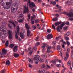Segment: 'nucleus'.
I'll return each instance as SVG.
<instances>
[{
    "label": "nucleus",
    "mask_w": 73,
    "mask_h": 73,
    "mask_svg": "<svg viewBox=\"0 0 73 73\" xmlns=\"http://www.w3.org/2000/svg\"><path fill=\"white\" fill-rule=\"evenodd\" d=\"M15 38L17 40H18V39H19V36H18V35L16 32H15Z\"/></svg>",
    "instance_id": "nucleus-28"
},
{
    "label": "nucleus",
    "mask_w": 73,
    "mask_h": 73,
    "mask_svg": "<svg viewBox=\"0 0 73 73\" xmlns=\"http://www.w3.org/2000/svg\"><path fill=\"white\" fill-rule=\"evenodd\" d=\"M39 55H35L34 57V60H36L38 62H39L41 60V58H39Z\"/></svg>",
    "instance_id": "nucleus-9"
},
{
    "label": "nucleus",
    "mask_w": 73,
    "mask_h": 73,
    "mask_svg": "<svg viewBox=\"0 0 73 73\" xmlns=\"http://www.w3.org/2000/svg\"><path fill=\"white\" fill-rule=\"evenodd\" d=\"M28 3L29 7L31 9H32L33 7H35V6H36L34 3L32 2L31 3V0H29Z\"/></svg>",
    "instance_id": "nucleus-4"
},
{
    "label": "nucleus",
    "mask_w": 73,
    "mask_h": 73,
    "mask_svg": "<svg viewBox=\"0 0 73 73\" xmlns=\"http://www.w3.org/2000/svg\"><path fill=\"white\" fill-rule=\"evenodd\" d=\"M38 37H37L36 39V41H38Z\"/></svg>",
    "instance_id": "nucleus-64"
},
{
    "label": "nucleus",
    "mask_w": 73,
    "mask_h": 73,
    "mask_svg": "<svg viewBox=\"0 0 73 73\" xmlns=\"http://www.w3.org/2000/svg\"><path fill=\"white\" fill-rule=\"evenodd\" d=\"M51 62H52L54 65L56 64V61L55 60H53L52 61H51Z\"/></svg>",
    "instance_id": "nucleus-29"
},
{
    "label": "nucleus",
    "mask_w": 73,
    "mask_h": 73,
    "mask_svg": "<svg viewBox=\"0 0 73 73\" xmlns=\"http://www.w3.org/2000/svg\"><path fill=\"white\" fill-rule=\"evenodd\" d=\"M61 66V65L60 64H56V66L58 68H60Z\"/></svg>",
    "instance_id": "nucleus-36"
},
{
    "label": "nucleus",
    "mask_w": 73,
    "mask_h": 73,
    "mask_svg": "<svg viewBox=\"0 0 73 73\" xmlns=\"http://www.w3.org/2000/svg\"><path fill=\"white\" fill-rule=\"evenodd\" d=\"M7 50L3 49L2 50V54L1 53H0V56L2 58L3 57H5V54L7 53Z\"/></svg>",
    "instance_id": "nucleus-5"
},
{
    "label": "nucleus",
    "mask_w": 73,
    "mask_h": 73,
    "mask_svg": "<svg viewBox=\"0 0 73 73\" xmlns=\"http://www.w3.org/2000/svg\"><path fill=\"white\" fill-rule=\"evenodd\" d=\"M9 23H10L11 24H12L14 26V28H15L16 27V24L15 23L11 21H9Z\"/></svg>",
    "instance_id": "nucleus-18"
},
{
    "label": "nucleus",
    "mask_w": 73,
    "mask_h": 73,
    "mask_svg": "<svg viewBox=\"0 0 73 73\" xmlns=\"http://www.w3.org/2000/svg\"><path fill=\"white\" fill-rule=\"evenodd\" d=\"M29 61L30 62H31V63H33V61L31 60V59H29Z\"/></svg>",
    "instance_id": "nucleus-52"
},
{
    "label": "nucleus",
    "mask_w": 73,
    "mask_h": 73,
    "mask_svg": "<svg viewBox=\"0 0 73 73\" xmlns=\"http://www.w3.org/2000/svg\"><path fill=\"white\" fill-rule=\"evenodd\" d=\"M31 47H29L28 48V50L29 51H31L32 50V49H31Z\"/></svg>",
    "instance_id": "nucleus-50"
},
{
    "label": "nucleus",
    "mask_w": 73,
    "mask_h": 73,
    "mask_svg": "<svg viewBox=\"0 0 73 73\" xmlns=\"http://www.w3.org/2000/svg\"><path fill=\"white\" fill-rule=\"evenodd\" d=\"M56 44V41H54L52 42V44L53 46H54Z\"/></svg>",
    "instance_id": "nucleus-37"
},
{
    "label": "nucleus",
    "mask_w": 73,
    "mask_h": 73,
    "mask_svg": "<svg viewBox=\"0 0 73 73\" xmlns=\"http://www.w3.org/2000/svg\"><path fill=\"white\" fill-rule=\"evenodd\" d=\"M35 23H37L39 22V20L38 19H37L36 20H35Z\"/></svg>",
    "instance_id": "nucleus-45"
},
{
    "label": "nucleus",
    "mask_w": 73,
    "mask_h": 73,
    "mask_svg": "<svg viewBox=\"0 0 73 73\" xmlns=\"http://www.w3.org/2000/svg\"><path fill=\"white\" fill-rule=\"evenodd\" d=\"M8 26L9 29H12L13 28V25H12L11 23L8 24Z\"/></svg>",
    "instance_id": "nucleus-14"
},
{
    "label": "nucleus",
    "mask_w": 73,
    "mask_h": 73,
    "mask_svg": "<svg viewBox=\"0 0 73 73\" xmlns=\"http://www.w3.org/2000/svg\"><path fill=\"white\" fill-rule=\"evenodd\" d=\"M32 11L33 12H35V9L33 8L32 9Z\"/></svg>",
    "instance_id": "nucleus-59"
},
{
    "label": "nucleus",
    "mask_w": 73,
    "mask_h": 73,
    "mask_svg": "<svg viewBox=\"0 0 73 73\" xmlns=\"http://www.w3.org/2000/svg\"><path fill=\"white\" fill-rule=\"evenodd\" d=\"M5 70H2L1 71V73H5Z\"/></svg>",
    "instance_id": "nucleus-43"
},
{
    "label": "nucleus",
    "mask_w": 73,
    "mask_h": 73,
    "mask_svg": "<svg viewBox=\"0 0 73 73\" xmlns=\"http://www.w3.org/2000/svg\"><path fill=\"white\" fill-rule=\"evenodd\" d=\"M64 37L65 39L66 40V41H68V40H69V38L68 37V36H66V34L64 35Z\"/></svg>",
    "instance_id": "nucleus-16"
},
{
    "label": "nucleus",
    "mask_w": 73,
    "mask_h": 73,
    "mask_svg": "<svg viewBox=\"0 0 73 73\" xmlns=\"http://www.w3.org/2000/svg\"><path fill=\"white\" fill-rule=\"evenodd\" d=\"M61 37L60 36H59L58 37H56V40H57V41H58V39L60 38Z\"/></svg>",
    "instance_id": "nucleus-46"
},
{
    "label": "nucleus",
    "mask_w": 73,
    "mask_h": 73,
    "mask_svg": "<svg viewBox=\"0 0 73 73\" xmlns=\"http://www.w3.org/2000/svg\"><path fill=\"white\" fill-rule=\"evenodd\" d=\"M66 43L68 46H69V45H70V42H69V41H66Z\"/></svg>",
    "instance_id": "nucleus-35"
},
{
    "label": "nucleus",
    "mask_w": 73,
    "mask_h": 73,
    "mask_svg": "<svg viewBox=\"0 0 73 73\" xmlns=\"http://www.w3.org/2000/svg\"><path fill=\"white\" fill-rule=\"evenodd\" d=\"M66 25H69V22H66Z\"/></svg>",
    "instance_id": "nucleus-53"
},
{
    "label": "nucleus",
    "mask_w": 73,
    "mask_h": 73,
    "mask_svg": "<svg viewBox=\"0 0 73 73\" xmlns=\"http://www.w3.org/2000/svg\"><path fill=\"white\" fill-rule=\"evenodd\" d=\"M57 61H58L60 63H61V60H59L58 59L57 60Z\"/></svg>",
    "instance_id": "nucleus-60"
},
{
    "label": "nucleus",
    "mask_w": 73,
    "mask_h": 73,
    "mask_svg": "<svg viewBox=\"0 0 73 73\" xmlns=\"http://www.w3.org/2000/svg\"><path fill=\"white\" fill-rule=\"evenodd\" d=\"M33 52V51H30V52H29V54H30V55H31V54H32Z\"/></svg>",
    "instance_id": "nucleus-56"
},
{
    "label": "nucleus",
    "mask_w": 73,
    "mask_h": 73,
    "mask_svg": "<svg viewBox=\"0 0 73 73\" xmlns=\"http://www.w3.org/2000/svg\"><path fill=\"white\" fill-rule=\"evenodd\" d=\"M23 14L22 13L20 14L19 15V18L20 19V18H23Z\"/></svg>",
    "instance_id": "nucleus-30"
},
{
    "label": "nucleus",
    "mask_w": 73,
    "mask_h": 73,
    "mask_svg": "<svg viewBox=\"0 0 73 73\" xmlns=\"http://www.w3.org/2000/svg\"><path fill=\"white\" fill-rule=\"evenodd\" d=\"M14 56L15 57H18L19 56V54H17L14 53Z\"/></svg>",
    "instance_id": "nucleus-24"
},
{
    "label": "nucleus",
    "mask_w": 73,
    "mask_h": 73,
    "mask_svg": "<svg viewBox=\"0 0 73 73\" xmlns=\"http://www.w3.org/2000/svg\"><path fill=\"white\" fill-rule=\"evenodd\" d=\"M20 37H21V38L23 39L24 38V34L22 33H21L20 34Z\"/></svg>",
    "instance_id": "nucleus-20"
},
{
    "label": "nucleus",
    "mask_w": 73,
    "mask_h": 73,
    "mask_svg": "<svg viewBox=\"0 0 73 73\" xmlns=\"http://www.w3.org/2000/svg\"><path fill=\"white\" fill-rule=\"evenodd\" d=\"M57 49L58 50H59V52H61L62 50H61V48L60 47V46L58 45L57 46Z\"/></svg>",
    "instance_id": "nucleus-17"
},
{
    "label": "nucleus",
    "mask_w": 73,
    "mask_h": 73,
    "mask_svg": "<svg viewBox=\"0 0 73 73\" xmlns=\"http://www.w3.org/2000/svg\"><path fill=\"white\" fill-rule=\"evenodd\" d=\"M21 20H18L19 23H23L24 21V17L22 18H21Z\"/></svg>",
    "instance_id": "nucleus-22"
},
{
    "label": "nucleus",
    "mask_w": 73,
    "mask_h": 73,
    "mask_svg": "<svg viewBox=\"0 0 73 73\" xmlns=\"http://www.w3.org/2000/svg\"><path fill=\"white\" fill-rule=\"evenodd\" d=\"M62 27H63L61 26V25L60 26H58V27H57L56 28V30L57 32H61V30H60V29H62Z\"/></svg>",
    "instance_id": "nucleus-11"
},
{
    "label": "nucleus",
    "mask_w": 73,
    "mask_h": 73,
    "mask_svg": "<svg viewBox=\"0 0 73 73\" xmlns=\"http://www.w3.org/2000/svg\"><path fill=\"white\" fill-rule=\"evenodd\" d=\"M19 2L17 1V0H15V3L12 5L11 12H12L13 13H15L17 10L18 8L17 5L19 4Z\"/></svg>",
    "instance_id": "nucleus-1"
},
{
    "label": "nucleus",
    "mask_w": 73,
    "mask_h": 73,
    "mask_svg": "<svg viewBox=\"0 0 73 73\" xmlns=\"http://www.w3.org/2000/svg\"><path fill=\"white\" fill-rule=\"evenodd\" d=\"M27 36H30V34L31 33V31H29V30H28L27 31Z\"/></svg>",
    "instance_id": "nucleus-19"
},
{
    "label": "nucleus",
    "mask_w": 73,
    "mask_h": 73,
    "mask_svg": "<svg viewBox=\"0 0 73 73\" xmlns=\"http://www.w3.org/2000/svg\"><path fill=\"white\" fill-rule=\"evenodd\" d=\"M28 17L29 18V19H31V16L30 15V14H29L28 15Z\"/></svg>",
    "instance_id": "nucleus-48"
},
{
    "label": "nucleus",
    "mask_w": 73,
    "mask_h": 73,
    "mask_svg": "<svg viewBox=\"0 0 73 73\" xmlns=\"http://www.w3.org/2000/svg\"><path fill=\"white\" fill-rule=\"evenodd\" d=\"M6 64L7 65H11V62L9 60H7L6 62Z\"/></svg>",
    "instance_id": "nucleus-21"
},
{
    "label": "nucleus",
    "mask_w": 73,
    "mask_h": 73,
    "mask_svg": "<svg viewBox=\"0 0 73 73\" xmlns=\"http://www.w3.org/2000/svg\"><path fill=\"white\" fill-rule=\"evenodd\" d=\"M53 37V35L51 34H48L47 36V38L48 40H49L50 38H52Z\"/></svg>",
    "instance_id": "nucleus-12"
},
{
    "label": "nucleus",
    "mask_w": 73,
    "mask_h": 73,
    "mask_svg": "<svg viewBox=\"0 0 73 73\" xmlns=\"http://www.w3.org/2000/svg\"><path fill=\"white\" fill-rule=\"evenodd\" d=\"M29 10H28V7L25 6L24 7V9L23 11V13H29Z\"/></svg>",
    "instance_id": "nucleus-10"
},
{
    "label": "nucleus",
    "mask_w": 73,
    "mask_h": 73,
    "mask_svg": "<svg viewBox=\"0 0 73 73\" xmlns=\"http://www.w3.org/2000/svg\"><path fill=\"white\" fill-rule=\"evenodd\" d=\"M39 44H40V42H37L35 44V46H37V45H39Z\"/></svg>",
    "instance_id": "nucleus-44"
},
{
    "label": "nucleus",
    "mask_w": 73,
    "mask_h": 73,
    "mask_svg": "<svg viewBox=\"0 0 73 73\" xmlns=\"http://www.w3.org/2000/svg\"><path fill=\"white\" fill-rule=\"evenodd\" d=\"M68 20H70V21H73V18H69Z\"/></svg>",
    "instance_id": "nucleus-49"
},
{
    "label": "nucleus",
    "mask_w": 73,
    "mask_h": 73,
    "mask_svg": "<svg viewBox=\"0 0 73 73\" xmlns=\"http://www.w3.org/2000/svg\"><path fill=\"white\" fill-rule=\"evenodd\" d=\"M70 35V33L69 32H68L66 35V36H69Z\"/></svg>",
    "instance_id": "nucleus-38"
},
{
    "label": "nucleus",
    "mask_w": 73,
    "mask_h": 73,
    "mask_svg": "<svg viewBox=\"0 0 73 73\" xmlns=\"http://www.w3.org/2000/svg\"><path fill=\"white\" fill-rule=\"evenodd\" d=\"M17 32H19V27H17Z\"/></svg>",
    "instance_id": "nucleus-61"
},
{
    "label": "nucleus",
    "mask_w": 73,
    "mask_h": 73,
    "mask_svg": "<svg viewBox=\"0 0 73 73\" xmlns=\"http://www.w3.org/2000/svg\"><path fill=\"white\" fill-rule=\"evenodd\" d=\"M7 29H5L3 27H1L0 28V34H2V35L1 36L3 38L5 37V36L6 35H7V33H6L7 32Z\"/></svg>",
    "instance_id": "nucleus-3"
},
{
    "label": "nucleus",
    "mask_w": 73,
    "mask_h": 73,
    "mask_svg": "<svg viewBox=\"0 0 73 73\" xmlns=\"http://www.w3.org/2000/svg\"><path fill=\"white\" fill-rule=\"evenodd\" d=\"M25 26L26 29L27 30H29V26H28V25L27 23H26L25 25Z\"/></svg>",
    "instance_id": "nucleus-25"
},
{
    "label": "nucleus",
    "mask_w": 73,
    "mask_h": 73,
    "mask_svg": "<svg viewBox=\"0 0 73 73\" xmlns=\"http://www.w3.org/2000/svg\"><path fill=\"white\" fill-rule=\"evenodd\" d=\"M8 41L7 40L5 43V46L6 47H8Z\"/></svg>",
    "instance_id": "nucleus-31"
},
{
    "label": "nucleus",
    "mask_w": 73,
    "mask_h": 73,
    "mask_svg": "<svg viewBox=\"0 0 73 73\" xmlns=\"http://www.w3.org/2000/svg\"><path fill=\"white\" fill-rule=\"evenodd\" d=\"M45 62L46 64H48V60H45Z\"/></svg>",
    "instance_id": "nucleus-51"
},
{
    "label": "nucleus",
    "mask_w": 73,
    "mask_h": 73,
    "mask_svg": "<svg viewBox=\"0 0 73 73\" xmlns=\"http://www.w3.org/2000/svg\"><path fill=\"white\" fill-rule=\"evenodd\" d=\"M42 52H44L45 50V48H42Z\"/></svg>",
    "instance_id": "nucleus-62"
},
{
    "label": "nucleus",
    "mask_w": 73,
    "mask_h": 73,
    "mask_svg": "<svg viewBox=\"0 0 73 73\" xmlns=\"http://www.w3.org/2000/svg\"><path fill=\"white\" fill-rule=\"evenodd\" d=\"M45 66H46L45 64H43L41 67V68L42 69H44L45 68Z\"/></svg>",
    "instance_id": "nucleus-27"
},
{
    "label": "nucleus",
    "mask_w": 73,
    "mask_h": 73,
    "mask_svg": "<svg viewBox=\"0 0 73 73\" xmlns=\"http://www.w3.org/2000/svg\"><path fill=\"white\" fill-rule=\"evenodd\" d=\"M33 49L34 50H37V48L36 47H34L33 48Z\"/></svg>",
    "instance_id": "nucleus-58"
},
{
    "label": "nucleus",
    "mask_w": 73,
    "mask_h": 73,
    "mask_svg": "<svg viewBox=\"0 0 73 73\" xmlns=\"http://www.w3.org/2000/svg\"><path fill=\"white\" fill-rule=\"evenodd\" d=\"M56 4V2H55V1H54L52 2L53 5H55Z\"/></svg>",
    "instance_id": "nucleus-54"
},
{
    "label": "nucleus",
    "mask_w": 73,
    "mask_h": 73,
    "mask_svg": "<svg viewBox=\"0 0 73 73\" xmlns=\"http://www.w3.org/2000/svg\"><path fill=\"white\" fill-rule=\"evenodd\" d=\"M60 25L63 27V26L65 25V22H63Z\"/></svg>",
    "instance_id": "nucleus-42"
},
{
    "label": "nucleus",
    "mask_w": 73,
    "mask_h": 73,
    "mask_svg": "<svg viewBox=\"0 0 73 73\" xmlns=\"http://www.w3.org/2000/svg\"><path fill=\"white\" fill-rule=\"evenodd\" d=\"M46 67L45 69H48H48H50V66L48 64H46Z\"/></svg>",
    "instance_id": "nucleus-26"
},
{
    "label": "nucleus",
    "mask_w": 73,
    "mask_h": 73,
    "mask_svg": "<svg viewBox=\"0 0 73 73\" xmlns=\"http://www.w3.org/2000/svg\"><path fill=\"white\" fill-rule=\"evenodd\" d=\"M62 23V22H57L55 23V26L57 27V26L59 25L60 24H61Z\"/></svg>",
    "instance_id": "nucleus-15"
},
{
    "label": "nucleus",
    "mask_w": 73,
    "mask_h": 73,
    "mask_svg": "<svg viewBox=\"0 0 73 73\" xmlns=\"http://www.w3.org/2000/svg\"><path fill=\"white\" fill-rule=\"evenodd\" d=\"M18 46H15L14 47L13 49V51L14 52H17V49H18Z\"/></svg>",
    "instance_id": "nucleus-13"
},
{
    "label": "nucleus",
    "mask_w": 73,
    "mask_h": 73,
    "mask_svg": "<svg viewBox=\"0 0 73 73\" xmlns=\"http://www.w3.org/2000/svg\"><path fill=\"white\" fill-rule=\"evenodd\" d=\"M69 52H70V49L69 48H68L67 50V52L66 53V56L64 58L65 61H66L69 56Z\"/></svg>",
    "instance_id": "nucleus-6"
},
{
    "label": "nucleus",
    "mask_w": 73,
    "mask_h": 73,
    "mask_svg": "<svg viewBox=\"0 0 73 73\" xmlns=\"http://www.w3.org/2000/svg\"><path fill=\"white\" fill-rule=\"evenodd\" d=\"M64 13L66 15H67L68 17H73V13L72 12L68 13V12H64Z\"/></svg>",
    "instance_id": "nucleus-8"
},
{
    "label": "nucleus",
    "mask_w": 73,
    "mask_h": 73,
    "mask_svg": "<svg viewBox=\"0 0 73 73\" xmlns=\"http://www.w3.org/2000/svg\"><path fill=\"white\" fill-rule=\"evenodd\" d=\"M12 2V0H10ZM4 1H5V0H2V1H1V5L4 8V9H8L10 8V6H11V5H12V3H11L9 2H7L6 3V6H5L4 5V3L5 2H4Z\"/></svg>",
    "instance_id": "nucleus-2"
},
{
    "label": "nucleus",
    "mask_w": 73,
    "mask_h": 73,
    "mask_svg": "<svg viewBox=\"0 0 73 73\" xmlns=\"http://www.w3.org/2000/svg\"><path fill=\"white\" fill-rule=\"evenodd\" d=\"M68 66H69V65H70L71 64V61L70 60H69L68 63Z\"/></svg>",
    "instance_id": "nucleus-33"
},
{
    "label": "nucleus",
    "mask_w": 73,
    "mask_h": 73,
    "mask_svg": "<svg viewBox=\"0 0 73 73\" xmlns=\"http://www.w3.org/2000/svg\"><path fill=\"white\" fill-rule=\"evenodd\" d=\"M29 67H30V68H32V66L31 65V64H29Z\"/></svg>",
    "instance_id": "nucleus-63"
},
{
    "label": "nucleus",
    "mask_w": 73,
    "mask_h": 73,
    "mask_svg": "<svg viewBox=\"0 0 73 73\" xmlns=\"http://www.w3.org/2000/svg\"><path fill=\"white\" fill-rule=\"evenodd\" d=\"M63 29L64 31L66 30V29H67V27H64Z\"/></svg>",
    "instance_id": "nucleus-55"
},
{
    "label": "nucleus",
    "mask_w": 73,
    "mask_h": 73,
    "mask_svg": "<svg viewBox=\"0 0 73 73\" xmlns=\"http://www.w3.org/2000/svg\"><path fill=\"white\" fill-rule=\"evenodd\" d=\"M53 21H55L56 20H57V18L56 17L55 18H54L52 19Z\"/></svg>",
    "instance_id": "nucleus-40"
},
{
    "label": "nucleus",
    "mask_w": 73,
    "mask_h": 73,
    "mask_svg": "<svg viewBox=\"0 0 73 73\" xmlns=\"http://www.w3.org/2000/svg\"><path fill=\"white\" fill-rule=\"evenodd\" d=\"M47 31L48 33H50L52 31V30L50 29H48L47 30Z\"/></svg>",
    "instance_id": "nucleus-39"
},
{
    "label": "nucleus",
    "mask_w": 73,
    "mask_h": 73,
    "mask_svg": "<svg viewBox=\"0 0 73 73\" xmlns=\"http://www.w3.org/2000/svg\"><path fill=\"white\" fill-rule=\"evenodd\" d=\"M14 46H15V45H14V44H11L10 45V47L11 48H13V47Z\"/></svg>",
    "instance_id": "nucleus-32"
},
{
    "label": "nucleus",
    "mask_w": 73,
    "mask_h": 73,
    "mask_svg": "<svg viewBox=\"0 0 73 73\" xmlns=\"http://www.w3.org/2000/svg\"><path fill=\"white\" fill-rule=\"evenodd\" d=\"M47 49V52H50V49H51V47H48Z\"/></svg>",
    "instance_id": "nucleus-23"
},
{
    "label": "nucleus",
    "mask_w": 73,
    "mask_h": 73,
    "mask_svg": "<svg viewBox=\"0 0 73 73\" xmlns=\"http://www.w3.org/2000/svg\"><path fill=\"white\" fill-rule=\"evenodd\" d=\"M41 56L43 58V59H45L46 58V57H45V55H41Z\"/></svg>",
    "instance_id": "nucleus-34"
},
{
    "label": "nucleus",
    "mask_w": 73,
    "mask_h": 73,
    "mask_svg": "<svg viewBox=\"0 0 73 73\" xmlns=\"http://www.w3.org/2000/svg\"><path fill=\"white\" fill-rule=\"evenodd\" d=\"M41 72L43 73H45V70H41Z\"/></svg>",
    "instance_id": "nucleus-57"
},
{
    "label": "nucleus",
    "mask_w": 73,
    "mask_h": 73,
    "mask_svg": "<svg viewBox=\"0 0 73 73\" xmlns=\"http://www.w3.org/2000/svg\"><path fill=\"white\" fill-rule=\"evenodd\" d=\"M52 27L53 28H54V29L55 30L56 29V27L54 26V25L53 24L52 25Z\"/></svg>",
    "instance_id": "nucleus-47"
},
{
    "label": "nucleus",
    "mask_w": 73,
    "mask_h": 73,
    "mask_svg": "<svg viewBox=\"0 0 73 73\" xmlns=\"http://www.w3.org/2000/svg\"><path fill=\"white\" fill-rule=\"evenodd\" d=\"M46 44H43L44 46H42L41 47L42 49L43 48H45V46H46Z\"/></svg>",
    "instance_id": "nucleus-41"
},
{
    "label": "nucleus",
    "mask_w": 73,
    "mask_h": 73,
    "mask_svg": "<svg viewBox=\"0 0 73 73\" xmlns=\"http://www.w3.org/2000/svg\"><path fill=\"white\" fill-rule=\"evenodd\" d=\"M8 35H9V40H11L12 39V38L13 37V36L12 35L13 34L12 33V31L9 30L8 31Z\"/></svg>",
    "instance_id": "nucleus-7"
}]
</instances>
